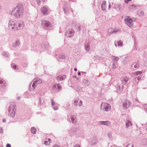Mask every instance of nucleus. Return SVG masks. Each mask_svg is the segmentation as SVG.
Returning <instances> with one entry per match:
<instances>
[{"instance_id": "f257e3e1", "label": "nucleus", "mask_w": 147, "mask_h": 147, "mask_svg": "<svg viewBox=\"0 0 147 147\" xmlns=\"http://www.w3.org/2000/svg\"><path fill=\"white\" fill-rule=\"evenodd\" d=\"M23 9L22 5L21 4H19L13 11V14L16 17H20L23 13Z\"/></svg>"}, {"instance_id": "f03ea898", "label": "nucleus", "mask_w": 147, "mask_h": 147, "mask_svg": "<svg viewBox=\"0 0 147 147\" xmlns=\"http://www.w3.org/2000/svg\"><path fill=\"white\" fill-rule=\"evenodd\" d=\"M123 18L125 23L130 27L132 28L133 26L132 24L133 20L130 18L129 16H125L123 17L122 18Z\"/></svg>"}, {"instance_id": "7ed1b4c3", "label": "nucleus", "mask_w": 147, "mask_h": 147, "mask_svg": "<svg viewBox=\"0 0 147 147\" xmlns=\"http://www.w3.org/2000/svg\"><path fill=\"white\" fill-rule=\"evenodd\" d=\"M101 109L104 111H108L110 110L111 106L109 104L105 102L102 103L101 105Z\"/></svg>"}, {"instance_id": "20e7f679", "label": "nucleus", "mask_w": 147, "mask_h": 147, "mask_svg": "<svg viewBox=\"0 0 147 147\" xmlns=\"http://www.w3.org/2000/svg\"><path fill=\"white\" fill-rule=\"evenodd\" d=\"M131 105V103L127 99H125L123 102L122 105L125 108H127L129 107Z\"/></svg>"}, {"instance_id": "39448f33", "label": "nucleus", "mask_w": 147, "mask_h": 147, "mask_svg": "<svg viewBox=\"0 0 147 147\" xmlns=\"http://www.w3.org/2000/svg\"><path fill=\"white\" fill-rule=\"evenodd\" d=\"M41 24L44 28H46L50 25V23L48 21L44 20L42 22Z\"/></svg>"}, {"instance_id": "423d86ee", "label": "nucleus", "mask_w": 147, "mask_h": 147, "mask_svg": "<svg viewBox=\"0 0 147 147\" xmlns=\"http://www.w3.org/2000/svg\"><path fill=\"white\" fill-rule=\"evenodd\" d=\"M74 104L76 106H80L82 105V102L81 100H79V99L77 98L75 99L74 100Z\"/></svg>"}, {"instance_id": "0eeeda50", "label": "nucleus", "mask_w": 147, "mask_h": 147, "mask_svg": "<svg viewBox=\"0 0 147 147\" xmlns=\"http://www.w3.org/2000/svg\"><path fill=\"white\" fill-rule=\"evenodd\" d=\"M9 26L10 28L16 30V25H15L13 21H10L9 23Z\"/></svg>"}, {"instance_id": "6e6552de", "label": "nucleus", "mask_w": 147, "mask_h": 147, "mask_svg": "<svg viewBox=\"0 0 147 147\" xmlns=\"http://www.w3.org/2000/svg\"><path fill=\"white\" fill-rule=\"evenodd\" d=\"M66 36L68 37H71L73 35V31L72 30H69L66 32Z\"/></svg>"}, {"instance_id": "1a4fd4ad", "label": "nucleus", "mask_w": 147, "mask_h": 147, "mask_svg": "<svg viewBox=\"0 0 147 147\" xmlns=\"http://www.w3.org/2000/svg\"><path fill=\"white\" fill-rule=\"evenodd\" d=\"M42 13L44 15H47L48 13L47 9L45 7H43L41 9Z\"/></svg>"}, {"instance_id": "9d476101", "label": "nucleus", "mask_w": 147, "mask_h": 147, "mask_svg": "<svg viewBox=\"0 0 147 147\" xmlns=\"http://www.w3.org/2000/svg\"><path fill=\"white\" fill-rule=\"evenodd\" d=\"M53 88L55 90H60L61 89V87L59 84H55L53 86Z\"/></svg>"}, {"instance_id": "9b49d317", "label": "nucleus", "mask_w": 147, "mask_h": 147, "mask_svg": "<svg viewBox=\"0 0 147 147\" xmlns=\"http://www.w3.org/2000/svg\"><path fill=\"white\" fill-rule=\"evenodd\" d=\"M16 109L13 108L12 109V111H10L9 112V115L11 117H14L15 114Z\"/></svg>"}, {"instance_id": "f8f14e48", "label": "nucleus", "mask_w": 147, "mask_h": 147, "mask_svg": "<svg viewBox=\"0 0 147 147\" xmlns=\"http://www.w3.org/2000/svg\"><path fill=\"white\" fill-rule=\"evenodd\" d=\"M66 78V76L65 75H60L57 77V79L58 81H62Z\"/></svg>"}, {"instance_id": "ddd939ff", "label": "nucleus", "mask_w": 147, "mask_h": 147, "mask_svg": "<svg viewBox=\"0 0 147 147\" xmlns=\"http://www.w3.org/2000/svg\"><path fill=\"white\" fill-rule=\"evenodd\" d=\"M121 81L123 84H126L128 81L129 78L127 77H123L121 78Z\"/></svg>"}, {"instance_id": "4468645a", "label": "nucleus", "mask_w": 147, "mask_h": 147, "mask_svg": "<svg viewBox=\"0 0 147 147\" xmlns=\"http://www.w3.org/2000/svg\"><path fill=\"white\" fill-rule=\"evenodd\" d=\"M99 123L100 125H109L111 124V122L109 121H100L99 122Z\"/></svg>"}, {"instance_id": "2eb2a0df", "label": "nucleus", "mask_w": 147, "mask_h": 147, "mask_svg": "<svg viewBox=\"0 0 147 147\" xmlns=\"http://www.w3.org/2000/svg\"><path fill=\"white\" fill-rule=\"evenodd\" d=\"M34 82L36 84H41L42 82V81L40 79L37 78L35 79Z\"/></svg>"}, {"instance_id": "dca6fc26", "label": "nucleus", "mask_w": 147, "mask_h": 147, "mask_svg": "<svg viewBox=\"0 0 147 147\" xmlns=\"http://www.w3.org/2000/svg\"><path fill=\"white\" fill-rule=\"evenodd\" d=\"M23 26L24 25L22 22H21L19 24L18 27H17V26H16V30H19L21 29V28L23 27Z\"/></svg>"}, {"instance_id": "f3484780", "label": "nucleus", "mask_w": 147, "mask_h": 147, "mask_svg": "<svg viewBox=\"0 0 147 147\" xmlns=\"http://www.w3.org/2000/svg\"><path fill=\"white\" fill-rule=\"evenodd\" d=\"M106 1H103L102 3L101 7L103 10H105L107 7Z\"/></svg>"}, {"instance_id": "a211bd4d", "label": "nucleus", "mask_w": 147, "mask_h": 147, "mask_svg": "<svg viewBox=\"0 0 147 147\" xmlns=\"http://www.w3.org/2000/svg\"><path fill=\"white\" fill-rule=\"evenodd\" d=\"M51 141V140L49 138L46 139L44 142L45 144L46 145H49L50 144Z\"/></svg>"}, {"instance_id": "6ab92c4d", "label": "nucleus", "mask_w": 147, "mask_h": 147, "mask_svg": "<svg viewBox=\"0 0 147 147\" xmlns=\"http://www.w3.org/2000/svg\"><path fill=\"white\" fill-rule=\"evenodd\" d=\"M132 67L133 70H135L138 68V65L136 63H134L132 65Z\"/></svg>"}, {"instance_id": "aec40b11", "label": "nucleus", "mask_w": 147, "mask_h": 147, "mask_svg": "<svg viewBox=\"0 0 147 147\" xmlns=\"http://www.w3.org/2000/svg\"><path fill=\"white\" fill-rule=\"evenodd\" d=\"M31 131L32 133L33 134H34L36 133V130L34 127H33L31 128Z\"/></svg>"}, {"instance_id": "412c9836", "label": "nucleus", "mask_w": 147, "mask_h": 147, "mask_svg": "<svg viewBox=\"0 0 147 147\" xmlns=\"http://www.w3.org/2000/svg\"><path fill=\"white\" fill-rule=\"evenodd\" d=\"M131 125V123L129 121H127L126 123V125L127 127H128L129 126Z\"/></svg>"}, {"instance_id": "4be33fe9", "label": "nucleus", "mask_w": 147, "mask_h": 147, "mask_svg": "<svg viewBox=\"0 0 147 147\" xmlns=\"http://www.w3.org/2000/svg\"><path fill=\"white\" fill-rule=\"evenodd\" d=\"M85 49L87 51H88L89 50V44H87L85 46Z\"/></svg>"}, {"instance_id": "5701e85b", "label": "nucleus", "mask_w": 147, "mask_h": 147, "mask_svg": "<svg viewBox=\"0 0 147 147\" xmlns=\"http://www.w3.org/2000/svg\"><path fill=\"white\" fill-rule=\"evenodd\" d=\"M36 84L34 82L33 83L32 85V86L33 87L32 89H31L30 88V90H34L36 87ZM31 88V87H30Z\"/></svg>"}, {"instance_id": "b1692460", "label": "nucleus", "mask_w": 147, "mask_h": 147, "mask_svg": "<svg viewBox=\"0 0 147 147\" xmlns=\"http://www.w3.org/2000/svg\"><path fill=\"white\" fill-rule=\"evenodd\" d=\"M117 44L118 46H122L123 45V43L120 41H118L117 42Z\"/></svg>"}, {"instance_id": "393cba45", "label": "nucleus", "mask_w": 147, "mask_h": 147, "mask_svg": "<svg viewBox=\"0 0 147 147\" xmlns=\"http://www.w3.org/2000/svg\"><path fill=\"white\" fill-rule=\"evenodd\" d=\"M71 120L72 123H74L76 122L75 118L74 116H73L71 117Z\"/></svg>"}, {"instance_id": "a878e982", "label": "nucleus", "mask_w": 147, "mask_h": 147, "mask_svg": "<svg viewBox=\"0 0 147 147\" xmlns=\"http://www.w3.org/2000/svg\"><path fill=\"white\" fill-rule=\"evenodd\" d=\"M142 73V72L140 71H138L136 72H135L132 74L133 75H138Z\"/></svg>"}, {"instance_id": "bb28decb", "label": "nucleus", "mask_w": 147, "mask_h": 147, "mask_svg": "<svg viewBox=\"0 0 147 147\" xmlns=\"http://www.w3.org/2000/svg\"><path fill=\"white\" fill-rule=\"evenodd\" d=\"M11 66L14 69H16V66L14 64H12L11 65Z\"/></svg>"}, {"instance_id": "cd10ccee", "label": "nucleus", "mask_w": 147, "mask_h": 147, "mask_svg": "<svg viewBox=\"0 0 147 147\" xmlns=\"http://www.w3.org/2000/svg\"><path fill=\"white\" fill-rule=\"evenodd\" d=\"M51 105L52 106H53L55 105V103L53 102V99H52L51 100Z\"/></svg>"}, {"instance_id": "c85d7f7f", "label": "nucleus", "mask_w": 147, "mask_h": 147, "mask_svg": "<svg viewBox=\"0 0 147 147\" xmlns=\"http://www.w3.org/2000/svg\"><path fill=\"white\" fill-rule=\"evenodd\" d=\"M3 132V130L2 128L0 127V133L2 134Z\"/></svg>"}, {"instance_id": "c756f323", "label": "nucleus", "mask_w": 147, "mask_h": 147, "mask_svg": "<svg viewBox=\"0 0 147 147\" xmlns=\"http://www.w3.org/2000/svg\"><path fill=\"white\" fill-rule=\"evenodd\" d=\"M53 108L55 110H57L58 109V108L56 107H53Z\"/></svg>"}, {"instance_id": "7c9ffc66", "label": "nucleus", "mask_w": 147, "mask_h": 147, "mask_svg": "<svg viewBox=\"0 0 147 147\" xmlns=\"http://www.w3.org/2000/svg\"><path fill=\"white\" fill-rule=\"evenodd\" d=\"M6 146L7 147H11V146L10 144H7L6 145Z\"/></svg>"}, {"instance_id": "2f4dec72", "label": "nucleus", "mask_w": 147, "mask_h": 147, "mask_svg": "<svg viewBox=\"0 0 147 147\" xmlns=\"http://www.w3.org/2000/svg\"><path fill=\"white\" fill-rule=\"evenodd\" d=\"M74 147H80V146L78 144H76L74 146Z\"/></svg>"}, {"instance_id": "473e14b6", "label": "nucleus", "mask_w": 147, "mask_h": 147, "mask_svg": "<svg viewBox=\"0 0 147 147\" xmlns=\"http://www.w3.org/2000/svg\"><path fill=\"white\" fill-rule=\"evenodd\" d=\"M53 147H60L59 145H55L53 146Z\"/></svg>"}, {"instance_id": "72a5a7b5", "label": "nucleus", "mask_w": 147, "mask_h": 147, "mask_svg": "<svg viewBox=\"0 0 147 147\" xmlns=\"http://www.w3.org/2000/svg\"><path fill=\"white\" fill-rule=\"evenodd\" d=\"M129 1H128V0H127L125 1V2L126 3H128Z\"/></svg>"}, {"instance_id": "f704fd0d", "label": "nucleus", "mask_w": 147, "mask_h": 147, "mask_svg": "<svg viewBox=\"0 0 147 147\" xmlns=\"http://www.w3.org/2000/svg\"><path fill=\"white\" fill-rule=\"evenodd\" d=\"M77 69L76 68H75L74 69V71H77Z\"/></svg>"}, {"instance_id": "c9c22d12", "label": "nucleus", "mask_w": 147, "mask_h": 147, "mask_svg": "<svg viewBox=\"0 0 147 147\" xmlns=\"http://www.w3.org/2000/svg\"><path fill=\"white\" fill-rule=\"evenodd\" d=\"M80 75H81V73H80V72H79V73H78V76H80Z\"/></svg>"}, {"instance_id": "e433bc0d", "label": "nucleus", "mask_w": 147, "mask_h": 147, "mask_svg": "<svg viewBox=\"0 0 147 147\" xmlns=\"http://www.w3.org/2000/svg\"><path fill=\"white\" fill-rule=\"evenodd\" d=\"M3 122H5V121H6V120H5V119H3Z\"/></svg>"}, {"instance_id": "4c0bfd02", "label": "nucleus", "mask_w": 147, "mask_h": 147, "mask_svg": "<svg viewBox=\"0 0 147 147\" xmlns=\"http://www.w3.org/2000/svg\"><path fill=\"white\" fill-rule=\"evenodd\" d=\"M41 100V99H40V103H41V102H40Z\"/></svg>"}, {"instance_id": "58836bf2", "label": "nucleus", "mask_w": 147, "mask_h": 147, "mask_svg": "<svg viewBox=\"0 0 147 147\" xmlns=\"http://www.w3.org/2000/svg\"><path fill=\"white\" fill-rule=\"evenodd\" d=\"M128 1H131V0H128Z\"/></svg>"}, {"instance_id": "ea45409f", "label": "nucleus", "mask_w": 147, "mask_h": 147, "mask_svg": "<svg viewBox=\"0 0 147 147\" xmlns=\"http://www.w3.org/2000/svg\"><path fill=\"white\" fill-rule=\"evenodd\" d=\"M1 81H0V83H1Z\"/></svg>"}]
</instances>
